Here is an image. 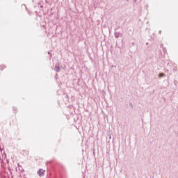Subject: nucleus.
I'll return each instance as SVG.
<instances>
[{
	"label": "nucleus",
	"mask_w": 178,
	"mask_h": 178,
	"mask_svg": "<svg viewBox=\"0 0 178 178\" xmlns=\"http://www.w3.org/2000/svg\"><path fill=\"white\" fill-rule=\"evenodd\" d=\"M44 173H45V170H43L41 168L38 170V176H40V177H42V176H44Z\"/></svg>",
	"instance_id": "obj_1"
},
{
	"label": "nucleus",
	"mask_w": 178,
	"mask_h": 178,
	"mask_svg": "<svg viewBox=\"0 0 178 178\" xmlns=\"http://www.w3.org/2000/svg\"><path fill=\"white\" fill-rule=\"evenodd\" d=\"M114 35H115V38H119V37H122V35H123V34H122V33H120V32H115Z\"/></svg>",
	"instance_id": "obj_2"
},
{
	"label": "nucleus",
	"mask_w": 178,
	"mask_h": 178,
	"mask_svg": "<svg viewBox=\"0 0 178 178\" xmlns=\"http://www.w3.org/2000/svg\"><path fill=\"white\" fill-rule=\"evenodd\" d=\"M55 69H56V72L58 73L60 72V66L59 65V64H56L55 65Z\"/></svg>",
	"instance_id": "obj_3"
},
{
	"label": "nucleus",
	"mask_w": 178,
	"mask_h": 178,
	"mask_svg": "<svg viewBox=\"0 0 178 178\" xmlns=\"http://www.w3.org/2000/svg\"><path fill=\"white\" fill-rule=\"evenodd\" d=\"M159 77H165V74L164 73L159 74Z\"/></svg>",
	"instance_id": "obj_4"
},
{
	"label": "nucleus",
	"mask_w": 178,
	"mask_h": 178,
	"mask_svg": "<svg viewBox=\"0 0 178 178\" xmlns=\"http://www.w3.org/2000/svg\"><path fill=\"white\" fill-rule=\"evenodd\" d=\"M13 111H14V113H16V112H17V108L13 107Z\"/></svg>",
	"instance_id": "obj_5"
},
{
	"label": "nucleus",
	"mask_w": 178,
	"mask_h": 178,
	"mask_svg": "<svg viewBox=\"0 0 178 178\" xmlns=\"http://www.w3.org/2000/svg\"><path fill=\"white\" fill-rule=\"evenodd\" d=\"M168 66L170 67V66H173V63H168L167 64Z\"/></svg>",
	"instance_id": "obj_6"
},
{
	"label": "nucleus",
	"mask_w": 178,
	"mask_h": 178,
	"mask_svg": "<svg viewBox=\"0 0 178 178\" xmlns=\"http://www.w3.org/2000/svg\"><path fill=\"white\" fill-rule=\"evenodd\" d=\"M5 65H0V70H3Z\"/></svg>",
	"instance_id": "obj_7"
},
{
	"label": "nucleus",
	"mask_w": 178,
	"mask_h": 178,
	"mask_svg": "<svg viewBox=\"0 0 178 178\" xmlns=\"http://www.w3.org/2000/svg\"><path fill=\"white\" fill-rule=\"evenodd\" d=\"M172 70H173L174 72H177V67H175Z\"/></svg>",
	"instance_id": "obj_8"
},
{
	"label": "nucleus",
	"mask_w": 178,
	"mask_h": 178,
	"mask_svg": "<svg viewBox=\"0 0 178 178\" xmlns=\"http://www.w3.org/2000/svg\"><path fill=\"white\" fill-rule=\"evenodd\" d=\"M164 72H165V73H169V70L165 68V69H164Z\"/></svg>",
	"instance_id": "obj_9"
},
{
	"label": "nucleus",
	"mask_w": 178,
	"mask_h": 178,
	"mask_svg": "<svg viewBox=\"0 0 178 178\" xmlns=\"http://www.w3.org/2000/svg\"><path fill=\"white\" fill-rule=\"evenodd\" d=\"M108 140H112V136H111V134H108Z\"/></svg>",
	"instance_id": "obj_10"
},
{
	"label": "nucleus",
	"mask_w": 178,
	"mask_h": 178,
	"mask_svg": "<svg viewBox=\"0 0 178 178\" xmlns=\"http://www.w3.org/2000/svg\"><path fill=\"white\" fill-rule=\"evenodd\" d=\"M22 8H25V9H27V7H26V4H22Z\"/></svg>",
	"instance_id": "obj_11"
},
{
	"label": "nucleus",
	"mask_w": 178,
	"mask_h": 178,
	"mask_svg": "<svg viewBox=\"0 0 178 178\" xmlns=\"http://www.w3.org/2000/svg\"><path fill=\"white\" fill-rule=\"evenodd\" d=\"M130 106L131 107V108H133V104L132 103H130Z\"/></svg>",
	"instance_id": "obj_12"
},
{
	"label": "nucleus",
	"mask_w": 178,
	"mask_h": 178,
	"mask_svg": "<svg viewBox=\"0 0 178 178\" xmlns=\"http://www.w3.org/2000/svg\"><path fill=\"white\" fill-rule=\"evenodd\" d=\"M3 156H5V158H6V154H5V152H3Z\"/></svg>",
	"instance_id": "obj_13"
},
{
	"label": "nucleus",
	"mask_w": 178,
	"mask_h": 178,
	"mask_svg": "<svg viewBox=\"0 0 178 178\" xmlns=\"http://www.w3.org/2000/svg\"><path fill=\"white\" fill-rule=\"evenodd\" d=\"M65 98H69V95H66Z\"/></svg>",
	"instance_id": "obj_14"
},
{
	"label": "nucleus",
	"mask_w": 178,
	"mask_h": 178,
	"mask_svg": "<svg viewBox=\"0 0 178 178\" xmlns=\"http://www.w3.org/2000/svg\"><path fill=\"white\" fill-rule=\"evenodd\" d=\"M137 2V0L134 1V3H136Z\"/></svg>",
	"instance_id": "obj_15"
},
{
	"label": "nucleus",
	"mask_w": 178,
	"mask_h": 178,
	"mask_svg": "<svg viewBox=\"0 0 178 178\" xmlns=\"http://www.w3.org/2000/svg\"><path fill=\"white\" fill-rule=\"evenodd\" d=\"M162 33V31H159V33L161 34Z\"/></svg>",
	"instance_id": "obj_16"
},
{
	"label": "nucleus",
	"mask_w": 178,
	"mask_h": 178,
	"mask_svg": "<svg viewBox=\"0 0 178 178\" xmlns=\"http://www.w3.org/2000/svg\"><path fill=\"white\" fill-rule=\"evenodd\" d=\"M163 52H166V49H163Z\"/></svg>",
	"instance_id": "obj_17"
},
{
	"label": "nucleus",
	"mask_w": 178,
	"mask_h": 178,
	"mask_svg": "<svg viewBox=\"0 0 178 178\" xmlns=\"http://www.w3.org/2000/svg\"><path fill=\"white\" fill-rule=\"evenodd\" d=\"M112 141H113V138L112 139Z\"/></svg>",
	"instance_id": "obj_18"
}]
</instances>
